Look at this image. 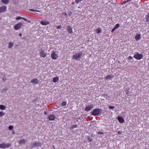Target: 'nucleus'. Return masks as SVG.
Returning a JSON list of instances; mask_svg holds the SVG:
<instances>
[{"instance_id":"f257e3e1","label":"nucleus","mask_w":149,"mask_h":149,"mask_svg":"<svg viewBox=\"0 0 149 149\" xmlns=\"http://www.w3.org/2000/svg\"><path fill=\"white\" fill-rule=\"evenodd\" d=\"M102 109H100L96 108L93 110L91 114L94 116H99L101 114Z\"/></svg>"},{"instance_id":"f03ea898","label":"nucleus","mask_w":149,"mask_h":149,"mask_svg":"<svg viewBox=\"0 0 149 149\" xmlns=\"http://www.w3.org/2000/svg\"><path fill=\"white\" fill-rule=\"evenodd\" d=\"M133 57L137 60H140L143 58V55L142 54H139L138 52H136L134 53Z\"/></svg>"},{"instance_id":"7ed1b4c3","label":"nucleus","mask_w":149,"mask_h":149,"mask_svg":"<svg viewBox=\"0 0 149 149\" xmlns=\"http://www.w3.org/2000/svg\"><path fill=\"white\" fill-rule=\"evenodd\" d=\"M52 58L54 60H56L58 57V55L56 53V51H53L51 54Z\"/></svg>"},{"instance_id":"20e7f679","label":"nucleus","mask_w":149,"mask_h":149,"mask_svg":"<svg viewBox=\"0 0 149 149\" xmlns=\"http://www.w3.org/2000/svg\"><path fill=\"white\" fill-rule=\"evenodd\" d=\"M82 55V53L81 52H80L79 53L73 55V58L75 60H77L78 58H81Z\"/></svg>"},{"instance_id":"39448f33","label":"nucleus","mask_w":149,"mask_h":149,"mask_svg":"<svg viewBox=\"0 0 149 149\" xmlns=\"http://www.w3.org/2000/svg\"><path fill=\"white\" fill-rule=\"evenodd\" d=\"M40 56L43 58L47 56V54L45 51L44 50H43L40 51Z\"/></svg>"},{"instance_id":"423d86ee","label":"nucleus","mask_w":149,"mask_h":149,"mask_svg":"<svg viewBox=\"0 0 149 149\" xmlns=\"http://www.w3.org/2000/svg\"><path fill=\"white\" fill-rule=\"evenodd\" d=\"M10 146V145L9 144H5L4 143L0 144V148H5L9 147Z\"/></svg>"},{"instance_id":"0eeeda50","label":"nucleus","mask_w":149,"mask_h":149,"mask_svg":"<svg viewBox=\"0 0 149 149\" xmlns=\"http://www.w3.org/2000/svg\"><path fill=\"white\" fill-rule=\"evenodd\" d=\"M67 30L69 33L72 34L73 33L72 29L70 26L68 25L67 26Z\"/></svg>"},{"instance_id":"6e6552de","label":"nucleus","mask_w":149,"mask_h":149,"mask_svg":"<svg viewBox=\"0 0 149 149\" xmlns=\"http://www.w3.org/2000/svg\"><path fill=\"white\" fill-rule=\"evenodd\" d=\"M40 23L43 25H47L49 24L50 22L44 19L42 20Z\"/></svg>"},{"instance_id":"1a4fd4ad","label":"nucleus","mask_w":149,"mask_h":149,"mask_svg":"<svg viewBox=\"0 0 149 149\" xmlns=\"http://www.w3.org/2000/svg\"><path fill=\"white\" fill-rule=\"evenodd\" d=\"M93 108V105L91 104L90 105H88L86 107L85 109V111H88L91 110Z\"/></svg>"},{"instance_id":"9d476101","label":"nucleus","mask_w":149,"mask_h":149,"mask_svg":"<svg viewBox=\"0 0 149 149\" xmlns=\"http://www.w3.org/2000/svg\"><path fill=\"white\" fill-rule=\"evenodd\" d=\"M22 24L21 23H19L15 25L14 26V29L15 30H17L20 28L22 26Z\"/></svg>"},{"instance_id":"9b49d317","label":"nucleus","mask_w":149,"mask_h":149,"mask_svg":"<svg viewBox=\"0 0 149 149\" xmlns=\"http://www.w3.org/2000/svg\"><path fill=\"white\" fill-rule=\"evenodd\" d=\"M55 118V116L54 114H50L49 115L48 118L49 120H54Z\"/></svg>"},{"instance_id":"f8f14e48","label":"nucleus","mask_w":149,"mask_h":149,"mask_svg":"<svg viewBox=\"0 0 149 149\" xmlns=\"http://www.w3.org/2000/svg\"><path fill=\"white\" fill-rule=\"evenodd\" d=\"M118 120L120 123H123L124 122L125 120L124 118L121 117H119L118 118Z\"/></svg>"},{"instance_id":"ddd939ff","label":"nucleus","mask_w":149,"mask_h":149,"mask_svg":"<svg viewBox=\"0 0 149 149\" xmlns=\"http://www.w3.org/2000/svg\"><path fill=\"white\" fill-rule=\"evenodd\" d=\"M33 145L34 146L37 147L40 146L42 145V143L40 142H38L35 143H33Z\"/></svg>"},{"instance_id":"4468645a","label":"nucleus","mask_w":149,"mask_h":149,"mask_svg":"<svg viewBox=\"0 0 149 149\" xmlns=\"http://www.w3.org/2000/svg\"><path fill=\"white\" fill-rule=\"evenodd\" d=\"M31 82L33 84H36L38 83V80L37 78H35L34 79L32 80L31 81Z\"/></svg>"},{"instance_id":"2eb2a0df","label":"nucleus","mask_w":149,"mask_h":149,"mask_svg":"<svg viewBox=\"0 0 149 149\" xmlns=\"http://www.w3.org/2000/svg\"><path fill=\"white\" fill-rule=\"evenodd\" d=\"M6 8V6H3L0 7V13L4 12Z\"/></svg>"},{"instance_id":"dca6fc26","label":"nucleus","mask_w":149,"mask_h":149,"mask_svg":"<svg viewBox=\"0 0 149 149\" xmlns=\"http://www.w3.org/2000/svg\"><path fill=\"white\" fill-rule=\"evenodd\" d=\"M113 77L114 75L112 74H109L106 77L105 79H108L113 78Z\"/></svg>"},{"instance_id":"f3484780","label":"nucleus","mask_w":149,"mask_h":149,"mask_svg":"<svg viewBox=\"0 0 149 149\" xmlns=\"http://www.w3.org/2000/svg\"><path fill=\"white\" fill-rule=\"evenodd\" d=\"M141 35L140 34H137L135 36V39L136 40H139L141 38Z\"/></svg>"},{"instance_id":"a211bd4d","label":"nucleus","mask_w":149,"mask_h":149,"mask_svg":"<svg viewBox=\"0 0 149 149\" xmlns=\"http://www.w3.org/2000/svg\"><path fill=\"white\" fill-rule=\"evenodd\" d=\"M59 80V78L58 77H54L53 78V82L54 83H56Z\"/></svg>"},{"instance_id":"6ab92c4d","label":"nucleus","mask_w":149,"mask_h":149,"mask_svg":"<svg viewBox=\"0 0 149 149\" xmlns=\"http://www.w3.org/2000/svg\"><path fill=\"white\" fill-rule=\"evenodd\" d=\"M26 142V140H22L20 141L19 143L20 144H22L25 143Z\"/></svg>"},{"instance_id":"aec40b11","label":"nucleus","mask_w":149,"mask_h":149,"mask_svg":"<svg viewBox=\"0 0 149 149\" xmlns=\"http://www.w3.org/2000/svg\"><path fill=\"white\" fill-rule=\"evenodd\" d=\"M23 19L24 21H27V20L26 19L24 18H22V17H17L16 18V20L20 19Z\"/></svg>"},{"instance_id":"412c9836","label":"nucleus","mask_w":149,"mask_h":149,"mask_svg":"<svg viewBox=\"0 0 149 149\" xmlns=\"http://www.w3.org/2000/svg\"><path fill=\"white\" fill-rule=\"evenodd\" d=\"M1 1L3 3L6 4L8 2V0H1Z\"/></svg>"},{"instance_id":"4be33fe9","label":"nucleus","mask_w":149,"mask_h":149,"mask_svg":"<svg viewBox=\"0 0 149 149\" xmlns=\"http://www.w3.org/2000/svg\"><path fill=\"white\" fill-rule=\"evenodd\" d=\"M146 20L147 22L149 21V13H148L147 16L146 17Z\"/></svg>"},{"instance_id":"5701e85b","label":"nucleus","mask_w":149,"mask_h":149,"mask_svg":"<svg viewBox=\"0 0 149 149\" xmlns=\"http://www.w3.org/2000/svg\"><path fill=\"white\" fill-rule=\"evenodd\" d=\"M67 102L66 101H64L61 103V106H65L67 104Z\"/></svg>"},{"instance_id":"b1692460","label":"nucleus","mask_w":149,"mask_h":149,"mask_svg":"<svg viewBox=\"0 0 149 149\" xmlns=\"http://www.w3.org/2000/svg\"><path fill=\"white\" fill-rule=\"evenodd\" d=\"M77 127V126L76 125H72V127H70V129H73L74 128H76Z\"/></svg>"},{"instance_id":"393cba45","label":"nucleus","mask_w":149,"mask_h":149,"mask_svg":"<svg viewBox=\"0 0 149 149\" xmlns=\"http://www.w3.org/2000/svg\"><path fill=\"white\" fill-rule=\"evenodd\" d=\"M131 0H127V1H124L122 3V4H125L126 3L129 2L130 1H131Z\"/></svg>"},{"instance_id":"a878e982","label":"nucleus","mask_w":149,"mask_h":149,"mask_svg":"<svg viewBox=\"0 0 149 149\" xmlns=\"http://www.w3.org/2000/svg\"><path fill=\"white\" fill-rule=\"evenodd\" d=\"M87 139L89 142H91L92 141V139L89 136L87 137Z\"/></svg>"},{"instance_id":"bb28decb","label":"nucleus","mask_w":149,"mask_h":149,"mask_svg":"<svg viewBox=\"0 0 149 149\" xmlns=\"http://www.w3.org/2000/svg\"><path fill=\"white\" fill-rule=\"evenodd\" d=\"M5 107L3 105H1L0 106V109H5Z\"/></svg>"},{"instance_id":"cd10ccee","label":"nucleus","mask_w":149,"mask_h":149,"mask_svg":"<svg viewBox=\"0 0 149 149\" xmlns=\"http://www.w3.org/2000/svg\"><path fill=\"white\" fill-rule=\"evenodd\" d=\"M119 26L120 25L119 24H117L115 25L114 27L115 29H116L118 28L119 27Z\"/></svg>"},{"instance_id":"c85d7f7f","label":"nucleus","mask_w":149,"mask_h":149,"mask_svg":"<svg viewBox=\"0 0 149 149\" xmlns=\"http://www.w3.org/2000/svg\"><path fill=\"white\" fill-rule=\"evenodd\" d=\"M97 33H99L101 32V29L99 28L98 29H97Z\"/></svg>"},{"instance_id":"c756f323","label":"nucleus","mask_w":149,"mask_h":149,"mask_svg":"<svg viewBox=\"0 0 149 149\" xmlns=\"http://www.w3.org/2000/svg\"><path fill=\"white\" fill-rule=\"evenodd\" d=\"M13 45V43H12V42H10L9 43V47H12Z\"/></svg>"},{"instance_id":"7c9ffc66","label":"nucleus","mask_w":149,"mask_h":149,"mask_svg":"<svg viewBox=\"0 0 149 149\" xmlns=\"http://www.w3.org/2000/svg\"><path fill=\"white\" fill-rule=\"evenodd\" d=\"M82 0H75V2L78 4L79 3L81 2Z\"/></svg>"},{"instance_id":"2f4dec72","label":"nucleus","mask_w":149,"mask_h":149,"mask_svg":"<svg viewBox=\"0 0 149 149\" xmlns=\"http://www.w3.org/2000/svg\"><path fill=\"white\" fill-rule=\"evenodd\" d=\"M30 10L31 11H33V12H40V11L39 10H34V9H31Z\"/></svg>"},{"instance_id":"473e14b6","label":"nucleus","mask_w":149,"mask_h":149,"mask_svg":"<svg viewBox=\"0 0 149 149\" xmlns=\"http://www.w3.org/2000/svg\"><path fill=\"white\" fill-rule=\"evenodd\" d=\"M13 128V126L12 125H10L8 127V129L9 130H11Z\"/></svg>"},{"instance_id":"72a5a7b5","label":"nucleus","mask_w":149,"mask_h":149,"mask_svg":"<svg viewBox=\"0 0 149 149\" xmlns=\"http://www.w3.org/2000/svg\"><path fill=\"white\" fill-rule=\"evenodd\" d=\"M109 108L110 109H113L115 108V107L113 106H109Z\"/></svg>"},{"instance_id":"f704fd0d","label":"nucleus","mask_w":149,"mask_h":149,"mask_svg":"<svg viewBox=\"0 0 149 149\" xmlns=\"http://www.w3.org/2000/svg\"><path fill=\"white\" fill-rule=\"evenodd\" d=\"M4 113L3 112H0V116H2L4 115Z\"/></svg>"},{"instance_id":"c9c22d12","label":"nucleus","mask_w":149,"mask_h":149,"mask_svg":"<svg viewBox=\"0 0 149 149\" xmlns=\"http://www.w3.org/2000/svg\"><path fill=\"white\" fill-rule=\"evenodd\" d=\"M97 134H104V133L103 132H97Z\"/></svg>"},{"instance_id":"e433bc0d","label":"nucleus","mask_w":149,"mask_h":149,"mask_svg":"<svg viewBox=\"0 0 149 149\" xmlns=\"http://www.w3.org/2000/svg\"><path fill=\"white\" fill-rule=\"evenodd\" d=\"M132 58V57L131 56H129L128 58V59L129 60H131Z\"/></svg>"},{"instance_id":"4c0bfd02","label":"nucleus","mask_w":149,"mask_h":149,"mask_svg":"<svg viewBox=\"0 0 149 149\" xmlns=\"http://www.w3.org/2000/svg\"><path fill=\"white\" fill-rule=\"evenodd\" d=\"M61 27H62L61 26L59 25V26H57V28L58 29H60L61 28Z\"/></svg>"},{"instance_id":"58836bf2","label":"nucleus","mask_w":149,"mask_h":149,"mask_svg":"<svg viewBox=\"0 0 149 149\" xmlns=\"http://www.w3.org/2000/svg\"><path fill=\"white\" fill-rule=\"evenodd\" d=\"M115 29H115L114 28V27H113V29H112V30L111 31V32L113 33V32L115 30Z\"/></svg>"},{"instance_id":"ea45409f","label":"nucleus","mask_w":149,"mask_h":149,"mask_svg":"<svg viewBox=\"0 0 149 149\" xmlns=\"http://www.w3.org/2000/svg\"><path fill=\"white\" fill-rule=\"evenodd\" d=\"M64 15L65 16H67V15H68L67 14V13H66V12H65V13H64Z\"/></svg>"},{"instance_id":"a19ab883","label":"nucleus","mask_w":149,"mask_h":149,"mask_svg":"<svg viewBox=\"0 0 149 149\" xmlns=\"http://www.w3.org/2000/svg\"><path fill=\"white\" fill-rule=\"evenodd\" d=\"M129 94V92L128 91H126V94Z\"/></svg>"},{"instance_id":"79ce46f5","label":"nucleus","mask_w":149,"mask_h":149,"mask_svg":"<svg viewBox=\"0 0 149 149\" xmlns=\"http://www.w3.org/2000/svg\"><path fill=\"white\" fill-rule=\"evenodd\" d=\"M121 133V132H120V131H118V134H120Z\"/></svg>"},{"instance_id":"37998d69","label":"nucleus","mask_w":149,"mask_h":149,"mask_svg":"<svg viewBox=\"0 0 149 149\" xmlns=\"http://www.w3.org/2000/svg\"><path fill=\"white\" fill-rule=\"evenodd\" d=\"M44 114L45 115H46L47 114V113L46 111L44 112Z\"/></svg>"},{"instance_id":"c03bdc74","label":"nucleus","mask_w":149,"mask_h":149,"mask_svg":"<svg viewBox=\"0 0 149 149\" xmlns=\"http://www.w3.org/2000/svg\"><path fill=\"white\" fill-rule=\"evenodd\" d=\"M19 36H22V35H21V33H19Z\"/></svg>"},{"instance_id":"a18cd8bd","label":"nucleus","mask_w":149,"mask_h":149,"mask_svg":"<svg viewBox=\"0 0 149 149\" xmlns=\"http://www.w3.org/2000/svg\"><path fill=\"white\" fill-rule=\"evenodd\" d=\"M78 8H80V6H79L78 7Z\"/></svg>"},{"instance_id":"49530a36","label":"nucleus","mask_w":149,"mask_h":149,"mask_svg":"<svg viewBox=\"0 0 149 149\" xmlns=\"http://www.w3.org/2000/svg\"><path fill=\"white\" fill-rule=\"evenodd\" d=\"M72 4H74V2H72Z\"/></svg>"}]
</instances>
